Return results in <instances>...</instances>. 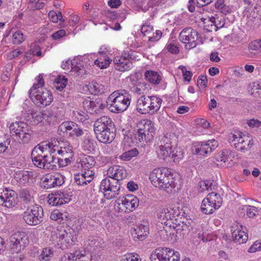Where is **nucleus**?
<instances>
[{
  "mask_svg": "<svg viewBox=\"0 0 261 261\" xmlns=\"http://www.w3.org/2000/svg\"><path fill=\"white\" fill-rule=\"evenodd\" d=\"M94 131L100 142L107 144L111 143L115 139L116 128L110 117L102 116L95 121Z\"/></svg>",
  "mask_w": 261,
  "mask_h": 261,
  "instance_id": "nucleus-1",
  "label": "nucleus"
},
{
  "mask_svg": "<svg viewBox=\"0 0 261 261\" xmlns=\"http://www.w3.org/2000/svg\"><path fill=\"white\" fill-rule=\"evenodd\" d=\"M131 95L124 89H119L112 92L107 99L109 110L115 113L126 110L130 105Z\"/></svg>",
  "mask_w": 261,
  "mask_h": 261,
  "instance_id": "nucleus-2",
  "label": "nucleus"
},
{
  "mask_svg": "<svg viewBox=\"0 0 261 261\" xmlns=\"http://www.w3.org/2000/svg\"><path fill=\"white\" fill-rule=\"evenodd\" d=\"M172 176L170 170L163 167L154 169L151 172L149 178L155 187L169 193L172 192V189L175 186Z\"/></svg>",
  "mask_w": 261,
  "mask_h": 261,
  "instance_id": "nucleus-3",
  "label": "nucleus"
},
{
  "mask_svg": "<svg viewBox=\"0 0 261 261\" xmlns=\"http://www.w3.org/2000/svg\"><path fill=\"white\" fill-rule=\"evenodd\" d=\"M38 149L35 146L32 151L31 158L35 166L40 169L54 170L57 168V157Z\"/></svg>",
  "mask_w": 261,
  "mask_h": 261,
  "instance_id": "nucleus-4",
  "label": "nucleus"
},
{
  "mask_svg": "<svg viewBox=\"0 0 261 261\" xmlns=\"http://www.w3.org/2000/svg\"><path fill=\"white\" fill-rule=\"evenodd\" d=\"M162 99L155 96H141L137 101V110L142 114H154L160 108Z\"/></svg>",
  "mask_w": 261,
  "mask_h": 261,
  "instance_id": "nucleus-5",
  "label": "nucleus"
},
{
  "mask_svg": "<svg viewBox=\"0 0 261 261\" xmlns=\"http://www.w3.org/2000/svg\"><path fill=\"white\" fill-rule=\"evenodd\" d=\"M29 94L32 101L39 107L49 106L53 100L51 92L44 88H41L36 90L34 88H31Z\"/></svg>",
  "mask_w": 261,
  "mask_h": 261,
  "instance_id": "nucleus-6",
  "label": "nucleus"
},
{
  "mask_svg": "<svg viewBox=\"0 0 261 261\" xmlns=\"http://www.w3.org/2000/svg\"><path fill=\"white\" fill-rule=\"evenodd\" d=\"M121 184L111 177H107L100 182V190L103 193L107 199H111L116 197L120 190Z\"/></svg>",
  "mask_w": 261,
  "mask_h": 261,
  "instance_id": "nucleus-7",
  "label": "nucleus"
},
{
  "mask_svg": "<svg viewBox=\"0 0 261 261\" xmlns=\"http://www.w3.org/2000/svg\"><path fill=\"white\" fill-rule=\"evenodd\" d=\"M139 201L138 198L133 195H126L119 197L114 204V209L118 213H127L133 212L138 206Z\"/></svg>",
  "mask_w": 261,
  "mask_h": 261,
  "instance_id": "nucleus-8",
  "label": "nucleus"
},
{
  "mask_svg": "<svg viewBox=\"0 0 261 261\" xmlns=\"http://www.w3.org/2000/svg\"><path fill=\"white\" fill-rule=\"evenodd\" d=\"M228 141L232 146L238 151L245 152L249 150L253 144V141L249 137L243 135L242 132H236L231 134Z\"/></svg>",
  "mask_w": 261,
  "mask_h": 261,
  "instance_id": "nucleus-9",
  "label": "nucleus"
},
{
  "mask_svg": "<svg viewBox=\"0 0 261 261\" xmlns=\"http://www.w3.org/2000/svg\"><path fill=\"white\" fill-rule=\"evenodd\" d=\"M151 261H179L180 254L169 248H158L150 255Z\"/></svg>",
  "mask_w": 261,
  "mask_h": 261,
  "instance_id": "nucleus-10",
  "label": "nucleus"
},
{
  "mask_svg": "<svg viewBox=\"0 0 261 261\" xmlns=\"http://www.w3.org/2000/svg\"><path fill=\"white\" fill-rule=\"evenodd\" d=\"M43 208L40 205H35L24 212L23 219L27 224L36 226L43 221Z\"/></svg>",
  "mask_w": 261,
  "mask_h": 261,
  "instance_id": "nucleus-11",
  "label": "nucleus"
},
{
  "mask_svg": "<svg viewBox=\"0 0 261 261\" xmlns=\"http://www.w3.org/2000/svg\"><path fill=\"white\" fill-rule=\"evenodd\" d=\"M176 146L175 139L171 138V135L163 136L160 140L159 149L157 150L158 156L163 160H165L171 155V150Z\"/></svg>",
  "mask_w": 261,
  "mask_h": 261,
  "instance_id": "nucleus-12",
  "label": "nucleus"
},
{
  "mask_svg": "<svg viewBox=\"0 0 261 261\" xmlns=\"http://www.w3.org/2000/svg\"><path fill=\"white\" fill-rule=\"evenodd\" d=\"M198 37V32L191 28H189L182 30L179 34V39L186 44V49H191L196 46V40Z\"/></svg>",
  "mask_w": 261,
  "mask_h": 261,
  "instance_id": "nucleus-13",
  "label": "nucleus"
},
{
  "mask_svg": "<svg viewBox=\"0 0 261 261\" xmlns=\"http://www.w3.org/2000/svg\"><path fill=\"white\" fill-rule=\"evenodd\" d=\"M17 195L12 190L0 189V205L12 208L17 204Z\"/></svg>",
  "mask_w": 261,
  "mask_h": 261,
  "instance_id": "nucleus-14",
  "label": "nucleus"
},
{
  "mask_svg": "<svg viewBox=\"0 0 261 261\" xmlns=\"http://www.w3.org/2000/svg\"><path fill=\"white\" fill-rule=\"evenodd\" d=\"M65 177L58 173L53 174H47L43 181V188L45 189L60 187L64 182Z\"/></svg>",
  "mask_w": 261,
  "mask_h": 261,
  "instance_id": "nucleus-15",
  "label": "nucleus"
},
{
  "mask_svg": "<svg viewBox=\"0 0 261 261\" xmlns=\"http://www.w3.org/2000/svg\"><path fill=\"white\" fill-rule=\"evenodd\" d=\"M218 146V141L215 139L210 140L206 143L200 142L194 146L195 153L201 155L210 153Z\"/></svg>",
  "mask_w": 261,
  "mask_h": 261,
  "instance_id": "nucleus-16",
  "label": "nucleus"
},
{
  "mask_svg": "<svg viewBox=\"0 0 261 261\" xmlns=\"http://www.w3.org/2000/svg\"><path fill=\"white\" fill-rule=\"evenodd\" d=\"M60 144L58 140H56L54 142H42L41 144H38L36 146L38 147V149H40V151H42L46 153L54 156H56V155L58 154V151L61 149V146H60Z\"/></svg>",
  "mask_w": 261,
  "mask_h": 261,
  "instance_id": "nucleus-17",
  "label": "nucleus"
},
{
  "mask_svg": "<svg viewBox=\"0 0 261 261\" xmlns=\"http://www.w3.org/2000/svg\"><path fill=\"white\" fill-rule=\"evenodd\" d=\"M83 103L85 107H88V111L91 114L98 113L105 108V105L99 98L86 99L84 100Z\"/></svg>",
  "mask_w": 261,
  "mask_h": 261,
  "instance_id": "nucleus-18",
  "label": "nucleus"
},
{
  "mask_svg": "<svg viewBox=\"0 0 261 261\" xmlns=\"http://www.w3.org/2000/svg\"><path fill=\"white\" fill-rule=\"evenodd\" d=\"M206 30L208 32L217 31L218 29L223 28L225 23V20L223 16L215 15L209 17Z\"/></svg>",
  "mask_w": 261,
  "mask_h": 261,
  "instance_id": "nucleus-19",
  "label": "nucleus"
},
{
  "mask_svg": "<svg viewBox=\"0 0 261 261\" xmlns=\"http://www.w3.org/2000/svg\"><path fill=\"white\" fill-rule=\"evenodd\" d=\"M94 172L93 171H82L74 176V180L78 185L84 186L90 183L93 178Z\"/></svg>",
  "mask_w": 261,
  "mask_h": 261,
  "instance_id": "nucleus-20",
  "label": "nucleus"
},
{
  "mask_svg": "<svg viewBox=\"0 0 261 261\" xmlns=\"http://www.w3.org/2000/svg\"><path fill=\"white\" fill-rule=\"evenodd\" d=\"M144 133L147 137V142H150L155 135V128L150 120L145 121L144 123H141L139 125Z\"/></svg>",
  "mask_w": 261,
  "mask_h": 261,
  "instance_id": "nucleus-21",
  "label": "nucleus"
},
{
  "mask_svg": "<svg viewBox=\"0 0 261 261\" xmlns=\"http://www.w3.org/2000/svg\"><path fill=\"white\" fill-rule=\"evenodd\" d=\"M108 171L112 175L110 177L116 179L118 181L126 177L127 175L126 170L120 166H114L110 168Z\"/></svg>",
  "mask_w": 261,
  "mask_h": 261,
  "instance_id": "nucleus-22",
  "label": "nucleus"
},
{
  "mask_svg": "<svg viewBox=\"0 0 261 261\" xmlns=\"http://www.w3.org/2000/svg\"><path fill=\"white\" fill-rule=\"evenodd\" d=\"M79 228L76 225H72V226H67L64 230V233L59 234V239L62 240L65 239L66 241L69 242L70 240L72 242L74 241V237H75L79 233Z\"/></svg>",
  "mask_w": 261,
  "mask_h": 261,
  "instance_id": "nucleus-23",
  "label": "nucleus"
},
{
  "mask_svg": "<svg viewBox=\"0 0 261 261\" xmlns=\"http://www.w3.org/2000/svg\"><path fill=\"white\" fill-rule=\"evenodd\" d=\"M149 233V228L142 224H141L134 228L132 234L134 239L137 238L139 240H143Z\"/></svg>",
  "mask_w": 261,
  "mask_h": 261,
  "instance_id": "nucleus-24",
  "label": "nucleus"
},
{
  "mask_svg": "<svg viewBox=\"0 0 261 261\" xmlns=\"http://www.w3.org/2000/svg\"><path fill=\"white\" fill-rule=\"evenodd\" d=\"M20 129L21 133L18 132V137L24 143H28L31 139L32 130L31 126L25 122H22Z\"/></svg>",
  "mask_w": 261,
  "mask_h": 261,
  "instance_id": "nucleus-25",
  "label": "nucleus"
},
{
  "mask_svg": "<svg viewBox=\"0 0 261 261\" xmlns=\"http://www.w3.org/2000/svg\"><path fill=\"white\" fill-rule=\"evenodd\" d=\"M11 242L16 243L21 249H23L28 244V237L23 232L15 233L11 238Z\"/></svg>",
  "mask_w": 261,
  "mask_h": 261,
  "instance_id": "nucleus-26",
  "label": "nucleus"
},
{
  "mask_svg": "<svg viewBox=\"0 0 261 261\" xmlns=\"http://www.w3.org/2000/svg\"><path fill=\"white\" fill-rule=\"evenodd\" d=\"M115 67L116 69L120 71H125L129 70L132 67V61L122 60L119 58H115L114 60Z\"/></svg>",
  "mask_w": 261,
  "mask_h": 261,
  "instance_id": "nucleus-27",
  "label": "nucleus"
},
{
  "mask_svg": "<svg viewBox=\"0 0 261 261\" xmlns=\"http://www.w3.org/2000/svg\"><path fill=\"white\" fill-rule=\"evenodd\" d=\"M95 163L94 157L90 155L85 156L81 161L83 171H93L91 169L94 167Z\"/></svg>",
  "mask_w": 261,
  "mask_h": 261,
  "instance_id": "nucleus-28",
  "label": "nucleus"
},
{
  "mask_svg": "<svg viewBox=\"0 0 261 261\" xmlns=\"http://www.w3.org/2000/svg\"><path fill=\"white\" fill-rule=\"evenodd\" d=\"M215 206L212 204V203L208 200V199L205 197L202 202L200 207L201 212L205 215L212 214L214 211L218 210L217 208H215Z\"/></svg>",
  "mask_w": 261,
  "mask_h": 261,
  "instance_id": "nucleus-29",
  "label": "nucleus"
},
{
  "mask_svg": "<svg viewBox=\"0 0 261 261\" xmlns=\"http://www.w3.org/2000/svg\"><path fill=\"white\" fill-rule=\"evenodd\" d=\"M232 237L233 241L239 244L245 243L248 238L247 233L239 229L234 230L232 232Z\"/></svg>",
  "mask_w": 261,
  "mask_h": 261,
  "instance_id": "nucleus-30",
  "label": "nucleus"
},
{
  "mask_svg": "<svg viewBox=\"0 0 261 261\" xmlns=\"http://www.w3.org/2000/svg\"><path fill=\"white\" fill-rule=\"evenodd\" d=\"M144 75L146 80L154 85L159 84L162 80L161 76L157 72L152 70H147Z\"/></svg>",
  "mask_w": 261,
  "mask_h": 261,
  "instance_id": "nucleus-31",
  "label": "nucleus"
},
{
  "mask_svg": "<svg viewBox=\"0 0 261 261\" xmlns=\"http://www.w3.org/2000/svg\"><path fill=\"white\" fill-rule=\"evenodd\" d=\"M250 17L255 24L259 25L261 24V7L256 5L250 14Z\"/></svg>",
  "mask_w": 261,
  "mask_h": 261,
  "instance_id": "nucleus-32",
  "label": "nucleus"
},
{
  "mask_svg": "<svg viewBox=\"0 0 261 261\" xmlns=\"http://www.w3.org/2000/svg\"><path fill=\"white\" fill-rule=\"evenodd\" d=\"M58 154L61 155L66 160V162L67 161V163H71L70 159L73 158L74 153L71 147L68 146V147H61V149L58 151Z\"/></svg>",
  "mask_w": 261,
  "mask_h": 261,
  "instance_id": "nucleus-33",
  "label": "nucleus"
},
{
  "mask_svg": "<svg viewBox=\"0 0 261 261\" xmlns=\"http://www.w3.org/2000/svg\"><path fill=\"white\" fill-rule=\"evenodd\" d=\"M96 142L90 136L85 137L83 142V146L85 150L88 151V153L95 151L96 148Z\"/></svg>",
  "mask_w": 261,
  "mask_h": 261,
  "instance_id": "nucleus-34",
  "label": "nucleus"
},
{
  "mask_svg": "<svg viewBox=\"0 0 261 261\" xmlns=\"http://www.w3.org/2000/svg\"><path fill=\"white\" fill-rule=\"evenodd\" d=\"M64 197V194L58 193V194H49L48 196V202L50 205L53 206H58L63 204L62 197Z\"/></svg>",
  "mask_w": 261,
  "mask_h": 261,
  "instance_id": "nucleus-35",
  "label": "nucleus"
},
{
  "mask_svg": "<svg viewBox=\"0 0 261 261\" xmlns=\"http://www.w3.org/2000/svg\"><path fill=\"white\" fill-rule=\"evenodd\" d=\"M208 200L218 209L221 206L222 203V199L221 198L219 194L211 192L209 193L206 197Z\"/></svg>",
  "mask_w": 261,
  "mask_h": 261,
  "instance_id": "nucleus-36",
  "label": "nucleus"
},
{
  "mask_svg": "<svg viewBox=\"0 0 261 261\" xmlns=\"http://www.w3.org/2000/svg\"><path fill=\"white\" fill-rule=\"evenodd\" d=\"M172 224L169 222V224H168L169 227L170 229L172 228L175 230L177 233H180L181 231L185 230L187 228H188V226L184 223L183 222H178L177 219H173L172 221H171Z\"/></svg>",
  "mask_w": 261,
  "mask_h": 261,
  "instance_id": "nucleus-37",
  "label": "nucleus"
},
{
  "mask_svg": "<svg viewBox=\"0 0 261 261\" xmlns=\"http://www.w3.org/2000/svg\"><path fill=\"white\" fill-rule=\"evenodd\" d=\"M72 121H65L62 123L58 127V134L63 136L69 135L71 129Z\"/></svg>",
  "mask_w": 261,
  "mask_h": 261,
  "instance_id": "nucleus-38",
  "label": "nucleus"
},
{
  "mask_svg": "<svg viewBox=\"0 0 261 261\" xmlns=\"http://www.w3.org/2000/svg\"><path fill=\"white\" fill-rule=\"evenodd\" d=\"M171 152L169 157H171L174 162H179L184 157V152L180 147L175 146L171 150Z\"/></svg>",
  "mask_w": 261,
  "mask_h": 261,
  "instance_id": "nucleus-39",
  "label": "nucleus"
},
{
  "mask_svg": "<svg viewBox=\"0 0 261 261\" xmlns=\"http://www.w3.org/2000/svg\"><path fill=\"white\" fill-rule=\"evenodd\" d=\"M89 90L95 95L103 93L104 92V87L97 83L96 82L92 81L89 84Z\"/></svg>",
  "mask_w": 261,
  "mask_h": 261,
  "instance_id": "nucleus-40",
  "label": "nucleus"
},
{
  "mask_svg": "<svg viewBox=\"0 0 261 261\" xmlns=\"http://www.w3.org/2000/svg\"><path fill=\"white\" fill-rule=\"evenodd\" d=\"M139 152L137 148H134L128 151L123 152L120 156V159L123 161H129L133 157L137 156Z\"/></svg>",
  "mask_w": 261,
  "mask_h": 261,
  "instance_id": "nucleus-41",
  "label": "nucleus"
},
{
  "mask_svg": "<svg viewBox=\"0 0 261 261\" xmlns=\"http://www.w3.org/2000/svg\"><path fill=\"white\" fill-rule=\"evenodd\" d=\"M242 210L246 212V215L249 218H253L258 212L257 207L251 205H244Z\"/></svg>",
  "mask_w": 261,
  "mask_h": 261,
  "instance_id": "nucleus-42",
  "label": "nucleus"
},
{
  "mask_svg": "<svg viewBox=\"0 0 261 261\" xmlns=\"http://www.w3.org/2000/svg\"><path fill=\"white\" fill-rule=\"evenodd\" d=\"M19 197L25 203H28L32 201L33 197L30 192L27 189H22L19 192Z\"/></svg>",
  "mask_w": 261,
  "mask_h": 261,
  "instance_id": "nucleus-43",
  "label": "nucleus"
},
{
  "mask_svg": "<svg viewBox=\"0 0 261 261\" xmlns=\"http://www.w3.org/2000/svg\"><path fill=\"white\" fill-rule=\"evenodd\" d=\"M166 210L164 208H162L160 212H158L157 214L158 218L160 220V222L162 224H164L166 226V227H164V230H161V231H165L166 232H167V227L168 224H169V222L167 223L166 218Z\"/></svg>",
  "mask_w": 261,
  "mask_h": 261,
  "instance_id": "nucleus-44",
  "label": "nucleus"
},
{
  "mask_svg": "<svg viewBox=\"0 0 261 261\" xmlns=\"http://www.w3.org/2000/svg\"><path fill=\"white\" fill-rule=\"evenodd\" d=\"M53 253L51 249L46 248L43 249L40 255L39 259L41 261H48L53 256Z\"/></svg>",
  "mask_w": 261,
  "mask_h": 261,
  "instance_id": "nucleus-45",
  "label": "nucleus"
},
{
  "mask_svg": "<svg viewBox=\"0 0 261 261\" xmlns=\"http://www.w3.org/2000/svg\"><path fill=\"white\" fill-rule=\"evenodd\" d=\"M135 51L130 50L128 51H124L121 57H117L121 59L122 60H127L129 61H135L136 57L134 55Z\"/></svg>",
  "mask_w": 261,
  "mask_h": 261,
  "instance_id": "nucleus-46",
  "label": "nucleus"
},
{
  "mask_svg": "<svg viewBox=\"0 0 261 261\" xmlns=\"http://www.w3.org/2000/svg\"><path fill=\"white\" fill-rule=\"evenodd\" d=\"M73 116L79 121L83 122L86 120L88 118V114L82 111H73Z\"/></svg>",
  "mask_w": 261,
  "mask_h": 261,
  "instance_id": "nucleus-47",
  "label": "nucleus"
},
{
  "mask_svg": "<svg viewBox=\"0 0 261 261\" xmlns=\"http://www.w3.org/2000/svg\"><path fill=\"white\" fill-rule=\"evenodd\" d=\"M56 88L57 89L62 90L65 87L67 83V80L64 76H59L56 80Z\"/></svg>",
  "mask_w": 261,
  "mask_h": 261,
  "instance_id": "nucleus-48",
  "label": "nucleus"
},
{
  "mask_svg": "<svg viewBox=\"0 0 261 261\" xmlns=\"http://www.w3.org/2000/svg\"><path fill=\"white\" fill-rule=\"evenodd\" d=\"M251 94L255 96H261V85L258 82L253 83L251 89Z\"/></svg>",
  "mask_w": 261,
  "mask_h": 261,
  "instance_id": "nucleus-49",
  "label": "nucleus"
},
{
  "mask_svg": "<svg viewBox=\"0 0 261 261\" xmlns=\"http://www.w3.org/2000/svg\"><path fill=\"white\" fill-rule=\"evenodd\" d=\"M22 33L18 31L15 32L13 35V42L14 44H19L24 41Z\"/></svg>",
  "mask_w": 261,
  "mask_h": 261,
  "instance_id": "nucleus-50",
  "label": "nucleus"
},
{
  "mask_svg": "<svg viewBox=\"0 0 261 261\" xmlns=\"http://www.w3.org/2000/svg\"><path fill=\"white\" fill-rule=\"evenodd\" d=\"M138 129L137 131L135 133V138L136 140H138L140 142H147V137H146L145 133H144L142 130L139 128V125H138Z\"/></svg>",
  "mask_w": 261,
  "mask_h": 261,
  "instance_id": "nucleus-51",
  "label": "nucleus"
},
{
  "mask_svg": "<svg viewBox=\"0 0 261 261\" xmlns=\"http://www.w3.org/2000/svg\"><path fill=\"white\" fill-rule=\"evenodd\" d=\"M146 88V84L145 83H140L134 86L133 91L138 94H144Z\"/></svg>",
  "mask_w": 261,
  "mask_h": 261,
  "instance_id": "nucleus-52",
  "label": "nucleus"
},
{
  "mask_svg": "<svg viewBox=\"0 0 261 261\" xmlns=\"http://www.w3.org/2000/svg\"><path fill=\"white\" fill-rule=\"evenodd\" d=\"M212 182L210 180H201L198 184V186L201 189L200 191L203 192L204 190L211 189Z\"/></svg>",
  "mask_w": 261,
  "mask_h": 261,
  "instance_id": "nucleus-53",
  "label": "nucleus"
},
{
  "mask_svg": "<svg viewBox=\"0 0 261 261\" xmlns=\"http://www.w3.org/2000/svg\"><path fill=\"white\" fill-rule=\"evenodd\" d=\"M21 121L19 122H15L12 123L10 126H9V129L10 132L11 134V135L12 136H15L16 134H17V130L18 129H20V127L21 124H20Z\"/></svg>",
  "mask_w": 261,
  "mask_h": 261,
  "instance_id": "nucleus-54",
  "label": "nucleus"
},
{
  "mask_svg": "<svg viewBox=\"0 0 261 261\" xmlns=\"http://www.w3.org/2000/svg\"><path fill=\"white\" fill-rule=\"evenodd\" d=\"M45 115V114H44L41 112H34L32 113V117L34 119L35 124H37L43 121L44 116Z\"/></svg>",
  "mask_w": 261,
  "mask_h": 261,
  "instance_id": "nucleus-55",
  "label": "nucleus"
},
{
  "mask_svg": "<svg viewBox=\"0 0 261 261\" xmlns=\"http://www.w3.org/2000/svg\"><path fill=\"white\" fill-rule=\"evenodd\" d=\"M259 250H261V241H256L248 249V251L250 253H254Z\"/></svg>",
  "mask_w": 261,
  "mask_h": 261,
  "instance_id": "nucleus-56",
  "label": "nucleus"
},
{
  "mask_svg": "<svg viewBox=\"0 0 261 261\" xmlns=\"http://www.w3.org/2000/svg\"><path fill=\"white\" fill-rule=\"evenodd\" d=\"M121 261H141V259L137 254H130L124 256Z\"/></svg>",
  "mask_w": 261,
  "mask_h": 261,
  "instance_id": "nucleus-57",
  "label": "nucleus"
},
{
  "mask_svg": "<svg viewBox=\"0 0 261 261\" xmlns=\"http://www.w3.org/2000/svg\"><path fill=\"white\" fill-rule=\"evenodd\" d=\"M37 82H38L37 83L34 84L33 86L31 88H34L35 90H36L38 89H40L41 88H44L43 87L44 85V80L43 79L42 75H41V74H40L37 77Z\"/></svg>",
  "mask_w": 261,
  "mask_h": 261,
  "instance_id": "nucleus-58",
  "label": "nucleus"
},
{
  "mask_svg": "<svg viewBox=\"0 0 261 261\" xmlns=\"http://www.w3.org/2000/svg\"><path fill=\"white\" fill-rule=\"evenodd\" d=\"M249 48L251 50H257L261 48V39L252 41L249 45Z\"/></svg>",
  "mask_w": 261,
  "mask_h": 261,
  "instance_id": "nucleus-59",
  "label": "nucleus"
},
{
  "mask_svg": "<svg viewBox=\"0 0 261 261\" xmlns=\"http://www.w3.org/2000/svg\"><path fill=\"white\" fill-rule=\"evenodd\" d=\"M152 36L149 37V40L152 42L158 41L162 37V32L160 30H156L155 33L152 31Z\"/></svg>",
  "mask_w": 261,
  "mask_h": 261,
  "instance_id": "nucleus-60",
  "label": "nucleus"
},
{
  "mask_svg": "<svg viewBox=\"0 0 261 261\" xmlns=\"http://www.w3.org/2000/svg\"><path fill=\"white\" fill-rule=\"evenodd\" d=\"M229 153H230V150H223L220 152V155L222 156V160L223 163L226 164L229 162Z\"/></svg>",
  "mask_w": 261,
  "mask_h": 261,
  "instance_id": "nucleus-61",
  "label": "nucleus"
},
{
  "mask_svg": "<svg viewBox=\"0 0 261 261\" xmlns=\"http://www.w3.org/2000/svg\"><path fill=\"white\" fill-rule=\"evenodd\" d=\"M167 49L172 54H177L179 52L178 47L173 44L170 43L167 46Z\"/></svg>",
  "mask_w": 261,
  "mask_h": 261,
  "instance_id": "nucleus-62",
  "label": "nucleus"
},
{
  "mask_svg": "<svg viewBox=\"0 0 261 261\" xmlns=\"http://www.w3.org/2000/svg\"><path fill=\"white\" fill-rule=\"evenodd\" d=\"M65 34L66 32L65 30L61 29L53 33L51 37L54 40H56L60 39L63 36H65Z\"/></svg>",
  "mask_w": 261,
  "mask_h": 261,
  "instance_id": "nucleus-63",
  "label": "nucleus"
},
{
  "mask_svg": "<svg viewBox=\"0 0 261 261\" xmlns=\"http://www.w3.org/2000/svg\"><path fill=\"white\" fill-rule=\"evenodd\" d=\"M207 79L206 76L201 75L199 77L197 80V85H200L201 87L205 88L207 86Z\"/></svg>",
  "mask_w": 261,
  "mask_h": 261,
  "instance_id": "nucleus-64",
  "label": "nucleus"
}]
</instances>
